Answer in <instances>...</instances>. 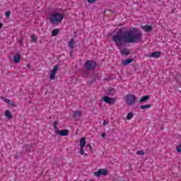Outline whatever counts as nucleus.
<instances>
[{"label": "nucleus", "instance_id": "393cba45", "mask_svg": "<svg viewBox=\"0 0 181 181\" xmlns=\"http://www.w3.org/2000/svg\"><path fill=\"white\" fill-rule=\"evenodd\" d=\"M25 146L27 152H30V148H32V145L28 144V145H25Z\"/></svg>", "mask_w": 181, "mask_h": 181}, {"label": "nucleus", "instance_id": "a19ab883", "mask_svg": "<svg viewBox=\"0 0 181 181\" xmlns=\"http://www.w3.org/2000/svg\"><path fill=\"white\" fill-rule=\"evenodd\" d=\"M172 12H173V13L175 12V10H172Z\"/></svg>", "mask_w": 181, "mask_h": 181}, {"label": "nucleus", "instance_id": "9d476101", "mask_svg": "<svg viewBox=\"0 0 181 181\" xmlns=\"http://www.w3.org/2000/svg\"><path fill=\"white\" fill-rule=\"evenodd\" d=\"M132 62H134V59L132 58L127 59L122 62V64H123V66H127V64H130V63H132Z\"/></svg>", "mask_w": 181, "mask_h": 181}, {"label": "nucleus", "instance_id": "39448f33", "mask_svg": "<svg viewBox=\"0 0 181 181\" xmlns=\"http://www.w3.org/2000/svg\"><path fill=\"white\" fill-rule=\"evenodd\" d=\"M102 100L103 101L106 103V104H110V105H112L115 104V101H117V98H111L108 96H104Z\"/></svg>", "mask_w": 181, "mask_h": 181}, {"label": "nucleus", "instance_id": "473e14b6", "mask_svg": "<svg viewBox=\"0 0 181 181\" xmlns=\"http://www.w3.org/2000/svg\"><path fill=\"white\" fill-rule=\"evenodd\" d=\"M4 100L6 101V103H7V104L11 103V100L9 99L5 98Z\"/></svg>", "mask_w": 181, "mask_h": 181}, {"label": "nucleus", "instance_id": "ddd939ff", "mask_svg": "<svg viewBox=\"0 0 181 181\" xmlns=\"http://www.w3.org/2000/svg\"><path fill=\"white\" fill-rule=\"evenodd\" d=\"M141 28L144 32H151L152 30V25H144L141 26Z\"/></svg>", "mask_w": 181, "mask_h": 181}, {"label": "nucleus", "instance_id": "cd10ccee", "mask_svg": "<svg viewBox=\"0 0 181 181\" xmlns=\"http://www.w3.org/2000/svg\"><path fill=\"white\" fill-rule=\"evenodd\" d=\"M177 151H178L179 153H180V152H181V144H180L177 146Z\"/></svg>", "mask_w": 181, "mask_h": 181}, {"label": "nucleus", "instance_id": "f3484780", "mask_svg": "<svg viewBox=\"0 0 181 181\" xmlns=\"http://www.w3.org/2000/svg\"><path fill=\"white\" fill-rule=\"evenodd\" d=\"M53 125L54 129H55V133L57 134L58 132L60 131V129H59V127H57V125H59V121H55Z\"/></svg>", "mask_w": 181, "mask_h": 181}, {"label": "nucleus", "instance_id": "c85d7f7f", "mask_svg": "<svg viewBox=\"0 0 181 181\" xmlns=\"http://www.w3.org/2000/svg\"><path fill=\"white\" fill-rule=\"evenodd\" d=\"M8 104L11 105L12 107H16V105L13 102H12L11 100H10V103H8Z\"/></svg>", "mask_w": 181, "mask_h": 181}, {"label": "nucleus", "instance_id": "e433bc0d", "mask_svg": "<svg viewBox=\"0 0 181 181\" xmlns=\"http://www.w3.org/2000/svg\"><path fill=\"white\" fill-rule=\"evenodd\" d=\"M93 83H94V81H90V86H91V84H93Z\"/></svg>", "mask_w": 181, "mask_h": 181}, {"label": "nucleus", "instance_id": "4be33fe9", "mask_svg": "<svg viewBox=\"0 0 181 181\" xmlns=\"http://www.w3.org/2000/svg\"><path fill=\"white\" fill-rule=\"evenodd\" d=\"M57 70H59V65H55L52 70V73H54L56 74V73L57 72Z\"/></svg>", "mask_w": 181, "mask_h": 181}, {"label": "nucleus", "instance_id": "5701e85b", "mask_svg": "<svg viewBox=\"0 0 181 181\" xmlns=\"http://www.w3.org/2000/svg\"><path fill=\"white\" fill-rule=\"evenodd\" d=\"M49 78L50 80H54L56 78V74H54V72H51Z\"/></svg>", "mask_w": 181, "mask_h": 181}, {"label": "nucleus", "instance_id": "1a4fd4ad", "mask_svg": "<svg viewBox=\"0 0 181 181\" xmlns=\"http://www.w3.org/2000/svg\"><path fill=\"white\" fill-rule=\"evenodd\" d=\"M149 57H154L155 59H158V57H160V52H152Z\"/></svg>", "mask_w": 181, "mask_h": 181}, {"label": "nucleus", "instance_id": "b1692460", "mask_svg": "<svg viewBox=\"0 0 181 181\" xmlns=\"http://www.w3.org/2000/svg\"><path fill=\"white\" fill-rule=\"evenodd\" d=\"M31 39L34 43H36L37 42V38L36 37V35H32Z\"/></svg>", "mask_w": 181, "mask_h": 181}, {"label": "nucleus", "instance_id": "9b49d317", "mask_svg": "<svg viewBox=\"0 0 181 181\" xmlns=\"http://www.w3.org/2000/svg\"><path fill=\"white\" fill-rule=\"evenodd\" d=\"M149 98H151V95H146L143 96L139 100V103H146V101H148V100H149Z\"/></svg>", "mask_w": 181, "mask_h": 181}, {"label": "nucleus", "instance_id": "4468645a", "mask_svg": "<svg viewBox=\"0 0 181 181\" xmlns=\"http://www.w3.org/2000/svg\"><path fill=\"white\" fill-rule=\"evenodd\" d=\"M79 145L81 148H84L86 146V138L85 137H81L79 141Z\"/></svg>", "mask_w": 181, "mask_h": 181}, {"label": "nucleus", "instance_id": "412c9836", "mask_svg": "<svg viewBox=\"0 0 181 181\" xmlns=\"http://www.w3.org/2000/svg\"><path fill=\"white\" fill-rule=\"evenodd\" d=\"M126 118L128 120L132 119V118H134V113H132V112H129Z\"/></svg>", "mask_w": 181, "mask_h": 181}, {"label": "nucleus", "instance_id": "f257e3e1", "mask_svg": "<svg viewBox=\"0 0 181 181\" xmlns=\"http://www.w3.org/2000/svg\"><path fill=\"white\" fill-rule=\"evenodd\" d=\"M112 40L119 47L121 54L123 56L129 55V50L127 48L122 49L127 43H139L142 41V32L137 30L122 31L119 29L117 33L112 36Z\"/></svg>", "mask_w": 181, "mask_h": 181}, {"label": "nucleus", "instance_id": "72a5a7b5", "mask_svg": "<svg viewBox=\"0 0 181 181\" xmlns=\"http://www.w3.org/2000/svg\"><path fill=\"white\" fill-rule=\"evenodd\" d=\"M103 124H104V125L108 124V121L104 120V121H103Z\"/></svg>", "mask_w": 181, "mask_h": 181}, {"label": "nucleus", "instance_id": "0eeeda50", "mask_svg": "<svg viewBox=\"0 0 181 181\" xmlns=\"http://www.w3.org/2000/svg\"><path fill=\"white\" fill-rule=\"evenodd\" d=\"M69 129L59 130L57 135H60V136H67L69 135Z\"/></svg>", "mask_w": 181, "mask_h": 181}, {"label": "nucleus", "instance_id": "20e7f679", "mask_svg": "<svg viewBox=\"0 0 181 181\" xmlns=\"http://www.w3.org/2000/svg\"><path fill=\"white\" fill-rule=\"evenodd\" d=\"M126 103L129 105H134L136 103V97L134 95L129 94L125 96Z\"/></svg>", "mask_w": 181, "mask_h": 181}, {"label": "nucleus", "instance_id": "c756f323", "mask_svg": "<svg viewBox=\"0 0 181 181\" xmlns=\"http://www.w3.org/2000/svg\"><path fill=\"white\" fill-rule=\"evenodd\" d=\"M89 4H94V2H97V0H86Z\"/></svg>", "mask_w": 181, "mask_h": 181}, {"label": "nucleus", "instance_id": "58836bf2", "mask_svg": "<svg viewBox=\"0 0 181 181\" xmlns=\"http://www.w3.org/2000/svg\"><path fill=\"white\" fill-rule=\"evenodd\" d=\"M73 51H71L70 55L72 56Z\"/></svg>", "mask_w": 181, "mask_h": 181}, {"label": "nucleus", "instance_id": "f8f14e48", "mask_svg": "<svg viewBox=\"0 0 181 181\" xmlns=\"http://www.w3.org/2000/svg\"><path fill=\"white\" fill-rule=\"evenodd\" d=\"M13 60L14 63H19L21 62V54H16L13 56Z\"/></svg>", "mask_w": 181, "mask_h": 181}, {"label": "nucleus", "instance_id": "7ed1b4c3", "mask_svg": "<svg viewBox=\"0 0 181 181\" xmlns=\"http://www.w3.org/2000/svg\"><path fill=\"white\" fill-rule=\"evenodd\" d=\"M97 67V62L93 60H88L85 64V69L88 71H93Z\"/></svg>", "mask_w": 181, "mask_h": 181}, {"label": "nucleus", "instance_id": "a211bd4d", "mask_svg": "<svg viewBox=\"0 0 181 181\" xmlns=\"http://www.w3.org/2000/svg\"><path fill=\"white\" fill-rule=\"evenodd\" d=\"M59 32H60V29H54L52 33V36H56L57 35H59Z\"/></svg>", "mask_w": 181, "mask_h": 181}, {"label": "nucleus", "instance_id": "79ce46f5", "mask_svg": "<svg viewBox=\"0 0 181 181\" xmlns=\"http://www.w3.org/2000/svg\"><path fill=\"white\" fill-rule=\"evenodd\" d=\"M85 156H87V153H85Z\"/></svg>", "mask_w": 181, "mask_h": 181}, {"label": "nucleus", "instance_id": "2eb2a0df", "mask_svg": "<svg viewBox=\"0 0 181 181\" xmlns=\"http://www.w3.org/2000/svg\"><path fill=\"white\" fill-rule=\"evenodd\" d=\"M5 117H6V118H8V119H12V118H13V116H12V114H11L10 110H6Z\"/></svg>", "mask_w": 181, "mask_h": 181}, {"label": "nucleus", "instance_id": "c9c22d12", "mask_svg": "<svg viewBox=\"0 0 181 181\" xmlns=\"http://www.w3.org/2000/svg\"><path fill=\"white\" fill-rule=\"evenodd\" d=\"M3 24L0 23V29H2Z\"/></svg>", "mask_w": 181, "mask_h": 181}, {"label": "nucleus", "instance_id": "f03ea898", "mask_svg": "<svg viewBox=\"0 0 181 181\" xmlns=\"http://www.w3.org/2000/svg\"><path fill=\"white\" fill-rule=\"evenodd\" d=\"M50 22L52 25H57L62 23L64 19V13H53L50 16Z\"/></svg>", "mask_w": 181, "mask_h": 181}, {"label": "nucleus", "instance_id": "7c9ffc66", "mask_svg": "<svg viewBox=\"0 0 181 181\" xmlns=\"http://www.w3.org/2000/svg\"><path fill=\"white\" fill-rule=\"evenodd\" d=\"M81 155H84V147H81Z\"/></svg>", "mask_w": 181, "mask_h": 181}, {"label": "nucleus", "instance_id": "ea45409f", "mask_svg": "<svg viewBox=\"0 0 181 181\" xmlns=\"http://www.w3.org/2000/svg\"><path fill=\"white\" fill-rule=\"evenodd\" d=\"M27 67H30V64H27Z\"/></svg>", "mask_w": 181, "mask_h": 181}, {"label": "nucleus", "instance_id": "6e6552de", "mask_svg": "<svg viewBox=\"0 0 181 181\" xmlns=\"http://www.w3.org/2000/svg\"><path fill=\"white\" fill-rule=\"evenodd\" d=\"M82 115H83V112L81 111L76 110V111L74 112V114H73L72 117L74 118L77 119V118H81Z\"/></svg>", "mask_w": 181, "mask_h": 181}, {"label": "nucleus", "instance_id": "a878e982", "mask_svg": "<svg viewBox=\"0 0 181 181\" xmlns=\"http://www.w3.org/2000/svg\"><path fill=\"white\" fill-rule=\"evenodd\" d=\"M136 155H140L141 156H142V155H145V153L144 152V151L140 150L136 152Z\"/></svg>", "mask_w": 181, "mask_h": 181}, {"label": "nucleus", "instance_id": "f704fd0d", "mask_svg": "<svg viewBox=\"0 0 181 181\" xmlns=\"http://www.w3.org/2000/svg\"><path fill=\"white\" fill-rule=\"evenodd\" d=\"M105 133H102L101 136L102 138H105Z\"/></svg>", "mask_w": 181, "mask_h": 181}, {"label": "nucleus", "instance_id": "aec40b11", "mask_svg": "<svg viewBox=\"0 0 181 181\" xmlns=\"http://www.w3.org/2000/svg\"><path fill=\"white\" fill-rule=\"evenodd\" d=\"M74 38H71L70 41H69V47L71 49H73L74 47Z\"/></svg>", "mask_w": 181, "mask_h": 181}, {"label": "nucleus", "instance_id": "423d86ee", "mask_svg": "<svg viewBox=\"0 0 181 181\" xmlns=\"http://www.w3.org/2000/svg\"><path fill=\"white\" fill-rule=\"evenodd\" d=\"M95 176L97 177H100V175H103L104 176H106V175H108V170H104V169H100L97 172L94 173Z\"/></svg>", "mask_w": 181, "mask_h": 181}, {"label": "nucleus", "instance_id": "bb28decb", "mask_svg": "<svg viewBox=\"0 0 181 181\" xmlns=\"http://www.w3.org/2000/svg\"><path fill=\"white\" fill-rule=\"evenodd\" d=\"M5 16H6V18H9L11 16V11H7L5 13Z\"/></svg>", "mask_w": 181, "mask_h": 181}, {"label": "nucleus", "instance_id": "6ab92c4d", "mask_svg": "<svg viewBox=\"0 0 181 181\" xmlns=\"http://www.w3.org/2000/svg\"><path fill=\"white\" fill-rule=\"evenodd\" d=\"M148 108H151V105L149 104L143 105L140 106L141 110H148Z\"/></svg>", "mask_w": 181, "mask_h": 181}, {"label": "nucleus", "instance_id": "dca6fc26", "mask_svg": "<svg viewBox=\"0 0 181 181\" xmlns=\"http://www.w3.org/2000/svg\"><path fill=\"white\" fill-rule=\"evenodd\" d=\"M117 93V90L115 88H110L107 92V95H114Z\"/></svg>", "mask_w": 181, "mask_h": 181}, {"label": "nucleus", "instance_id": "2f4dec72", "mask_svg": "<svg viewBox=\"0 0 181 181\" xmlns=\"http://www.w3.org/2000/svg\"><path fill=\"white\" fill-rule=\"evenodd\" d=\"M86 147H87V148H89L90 151H93V147L91 146L90 144H87V145H86Z\"/></svg>", "mask_w": 181, "mask_h": 181}, {"label": "nucleus", "instance_id": "4c0bfd02", "mask_svg": "<svg viewBox=\"0 0 181 181\" xmlns=\"http://www.w3.org/2000/svg\"><path fill=\"white\" fill-rule=\"evenodd\" d=\"M18 158H19V156H18V155H16V156H15V158H16V159H18Z\"/></svg>", "mask_w": 181, "mask_h": 181}]
</instances>
